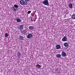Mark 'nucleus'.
<instances>
[{
    "label": "nucleus",
    "mask_w": 75,
    "mask_h": 75,
    "mask_svg": "<svg viewBox=\"0 0 75 75\" xmlns=\"http://www.w3.org/2000/svg\"><path fill=\"white\" fill-rule=\"evenodd\" d=\"M69 7L70 8H72V7H73L72 6V4L70 3L69 4Z\"/></svg>",
    "instance_id": "f8f14e48"
},
{
    "label": "nucleus",
    "mask_w": 75,
    "mask_h": 75,
    "mask_svg": "<svg viewBox=\"0 0 75 75\" xmlns=\"http://www.w3.org/2000/svg\"><path fill=\"white\" fill-rule=\"evenodd\" d=\"M42 3L46 6H49V3L48 0H45L44 1L42 2Z\"/></svg>",
    "instance_id": "7ed1b4c3"
},
{
    "label": "nucleus",
    "mask_w": 75,
    "mask_h": 75,
    "mask_svg": "<svg viewBox=\"0 0 75 75\" xmlns=\"http://www.w3.org/2000/svg\"><path fill=\"white\" fill-rule=\"evenodd\" d=\"M31 21L33 22V20H31Z\"/></svg>",
    "instance_id": "4be33fe9"
},
{
    "label": "nucleus",
    "mask_w": 75,
    "mask_h": 75,
    "mask_svg": "<svg viewBox=\"0 0 75 75\" xmlns=\"http://www.w3.org/2000/svg\"><path fill=\"white\" fill-rule=\"evenodd\" d=\"M61 55L62 57H65L67 56V54H66V53L64 51L62 52L61 53Z\"/></svg>",
    "instance_id": "20e7f679"
},
{
    "label": "nucleus",
    "mask_w": 75,
    "mask_h": 75,
    "mask_svg": "<svg viewBox=\"0 0 75 75\" xmlns=\"http://www.w3.org/2000/svg\"><path fill=\"white\" fill-rule=\"evenodd\" d=\"M29 29H30V30H33L34 28V27L33 26H29Z\"/></svg>",
    "instance_id": "9b49d317"
},
{
    "label": "nucleus",
    "mask_w": 75,
    "mask_h": 75,
    "mask_svg": "<svg viewBox=\"0 0 75 75\" xmlns=\"http://www.w3.org/2000/svg\"><path fill=\"white\" fill-rule=\"evenodd\" d=\"M19 38L21 40H23L24 39V37L23 36H20Z\"/></svg>",
    "instance_id": "f3484780"
},
{
    "label": "nucleus",
    "mask_w": 75,
    "mask_h": 75,
    "mask_svg": "<svg viewBox=\"0 0 75 75\" xmlns=\"http://www.w3.org/2000/svg\"><path fill=\"white\" fill-rule=\"evenodd\" d=\"M18 8V6L17 5H14V6L12 7V10H13V11H16L17 8Z\"/></svg>",
    "instance_id": "f03ea898"
},
{
    "label": "nucleus",
    "mask_w": 75,
    "mask_h": 75,
    "mask_svg": "<svg viewBox=\"0 0 75 75\" xmlns=\"http://www.w3.org/2000/svg\"><path fill=\"white\" fill-rule=\"evenodd\" d=\"M63 41H67V37L64 36L63 37V38L62 39V40Z\"/></svg>",
    "instance_id": "0eeeda50"
},
{
    "label": "nucleus",
    "mask_w": 75,
    "mask_h": 75,
    "mask_svg": "<svg viewBox=\"0 0 75 75\" xmlns=\"http://www.w3.org/2000/svg\"><path fill=\"white\" fill-rule=\"evenodd\" d=\"M17 57H18L19 58H20V57H21V53L20 52H18L17 54Z\"/></svg>",
    "instance_id": "9d476101"
},
{
    "label": "nucleus",
    "mask_w": 75,
    "mask_h": 75,
    "mask_svg": "<svg viewBox=\"0 0 75 75\" xmlns=\"http://www.w3.org/2000/svg\"><path fill=\"white\" fill-rule=\"evenodd\" d=\"M56 49H59L61 48V46L59 45H57L55 46Z\"/></svg>",
    "instance_id": "39448f33"
},
{
    "label": "nucleus",
    "mask_w": 75,
    "mask_h": 75,
    "mask_svg": "<svg viewBox=\"0 0 75 75\" xmlns=\"http://www.w3.org/2000/svg\"><path fill=\"white\" fill-rule=\"evenodd\" d=\"M41 67V65L38 64L36 66V68H40Z\"/></svg>",
    "instance_id": "a211bd4d"
},
{
    "label": "nucleus",
    "mask_w": 75,
    "mask_h": 75,
    "mask_svg": "<svg viewBox=\"0 0 75 75\" xmlns=\"http://www.w3.org/2000/svg\"><path fill=\"white\" fill-rule=\"evenodd\" d=\"M31 11H28V13L30 14V13H31Z\"/></svg>",
    "instance_id": "aec40b11"
},
{
    "label": "nucleus",
    "mask_w": 75,
    "mask_h": 75,
    "mask_svg": "<svg viewBox=\"0 0 75 75\" xmlns=\"http://www.w3.org/2000/svg\"><path fill=\"white\" fill-rule=\"evenodd\" d=\"M5 36L6 37H7L8 36V34L7 33H6L5 35Z\"/></svg>",
    "instance_id": "6ab92c4d"
},
{
    "label": "nucleus",
    "mask_w": 75,
    "mask_h": 75,
    "mask_svg": "<svg viewBox=\"0 0 75 75\" xmlns=\"http://www.w3.org/2000/svg\"><path fill=\"white\" fill-rule=\"evenodd\" d=\"M71 18H72V19H75V14H73L71 16Z\"/></svg>",
    "instance_id": "ddd939ff"
},
{
    "label": "nucleus",
    "mask_w": 75,
    "mask_h": 75,
    "mask_svg": "<svg viewBox=\"0 0 75 75\" xmlns=\"http://www.w3.org/2000/svg\"><path fill=\"white\" fill-rule=\"evenodd\" d=\"M32 37H33V34H29L27 36V38H31Z\"/></svg>",
    "instance_id": "423d86ee"
},
{
    "label": "nucleus",
    "mask_w": 75,
    "mask_h": 75,
    "mask_svg": "<svg viewBox=\"0 0 75 75\" xmlns=\"http://www.w3.org/2000/svg\"><path fill=\"white\" fill-rule=\"evenodd\" d=\"M20 4L21 5H27L28 2L27 1H25L24 0H21L20 1Z\"/></svg>",
    "instance_id": "f257e3e1"
},
{
    "label": "nucleus",
    "mask_w": 75,
    "mask_h": 75,
    "mask_svg": "<svg viewBox=\"0 0 75 75\" xmlns=\"http://www.w3.org/2000/svg\"><path fill=\"white\" fill-rule=\"evenodd\" d=\"M19 30H22V29L23 28V25H20L19 27Z\"/></svg>",
    "instance_id": "6e6552de"
},
{
    "label": "nucleus",
    "mask_w": 75,
    "mask_h": 75,
    "mask_svg": "<svg viewBox=\"0 0 75 75\" xmlns=\"http://www.w3.org/2000/svg\"><path fill=\"white\" fill-rule=\"evenodd\" d=\"M25 33H26V31L25 30H23L22 31V34H25Z\"/></svg>",
    "instance_id": "dca6fc26"
},
{
    "label": "nucleus",
    "mask_w": 75,
    "mask_h": 75,
    "mask_svg": "<svg viewBox=\"0 0 75 75\" xmlns=\"http://www.w3.org/2000/svg\"><path fill=\"white\" fill-rule=\"evenodd\" d=\"M25 1H28L29 0H25Z\"/></svg>",
    "instance_id": "412c9836"
},
{
    "label": "nucleus",
    "mask_w": 75,
    "mask_h": 75,
    "mask_svg": "<svg viewBox=\"0 0 75 75\" xmlns=\"http://www.w3.org/2000/svg\"><path fill=\"white\" fill-rule=\"evenodd\" d=\"M64 45L65 46V47H68L69 45L66 42L64 44Z\"/></svg>",
    "instance_id": "2eb2a0df"
},
{
    "label": "nucleus",
    "mask_w": 75,
    "mask_h": 75,
    "mask_svg": "<svg viewBox=\"0 0 75 75\" xmlns=\"http://www.w3.org/2000/svg\"><path fill=\"white\" fill-rule=\"evenodd\" d=\"M56 56L57 58H61V55L60 54H58L56 55Z\"/></svg>",
    "instance_id": "1a4fd4ad"
},
{
    "label": "nucleus",
    "mask_w": 75,
    "mask_h": 75,
    "mask_svg": "<svg viewBox=\"0 0 75 75\" xmlns=\"http://www.w3.org/2000/svg\"><path fill=\"white\" fill-rule=\"evenodd\" d=\"M21 19H20V18H18L16 19V21H17V22H18V23H20V22H21Z\"/></svg>",
    "instance_id": "4468645a"
}]
</instances>
